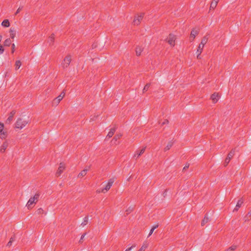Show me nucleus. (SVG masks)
Masks as SVG:
<instances>
[{
    "mask_svg": "<svg viewBox=\"0 0 251 251\" xmlns=\"http://www.w3.org/2000/svg\"><path fill=\"white\" fill-rule=\"evenodd\" d=\"M122 135L121 134H116L111 141L112 144L116 145L117 144L118 140L122 137Z\"/></svg>",
    "mask_w": 251,
    "mask_h": 251,
    "instance_id": "17",
    "label": "nucleus"
},
{
    "mask_svg": "<svg viewBox=\"0 0 251 251\" xmlns=\"http://www.w3.org/2000/svg\"><path fill=\"white\" fill-rule=\"evenodd\" d=\"M22 9H23V7H19L18 8V9L17 10L16 13H15V14L16 15L18 14L22 10Z\"/></svg>",
    "mask_w": 251,
    "mask_h": 251,
    "instance_id": "39",
    "label": "nucleus"
},
{
    "mask_svg": "<svg viewBox=\"0 0 251 251\" xmlns=\"http://www.w3.org/2000/svg\"><path fill=\"white\" fill-rule=\"evenodd\" d=\"M176 36L172 34H170L168 37L167 40L168 43L172 47H174L175 45Z\"/></svg>",
    "mask_w": 251,
    "mask_h": 251,
    "instance_id": "8",
    "label": "nucleus"
},
{
    "mask_svg": "<svg viewBox=\"0 0 251 251\" xmlns=\"http://www.w3.org/2000/svg\"><path fill=\"white\" fill-rule=\"evenodd\" d=\"M9 143L7 140L3 142L2 144L0 147V152L4 153L7 147H8Z\"/></svg>",
    "mask_w": 251,
    "mask_h": 251,
    "instance_id": "10",
    "label": "nucleus"
},
{
    "mask_svg": "<svg viewBox=\"0 0 251 251\" xmlns=\"http://www.w3.org/2000/svg\"><path fill=\"white\" fill-rule=\"evenodd\" d=\"M203 48H204L203 46L199 44V46H198V48L196 51V53L197 54V58H198V59L200 58V55L203 50Z\"/></svg>",
    "mask_w": 251,
    "mask_h": 251,
    "instance_id": "14",
    "label": "nucleus"
},
{
    "mask_svg": "<svg viewBox=\"0 0 251 251\" xmlns=\"http://www.w3.org/2000/svg\"><path fill=\"white\" fill-rule=\"evenodd\" d=\"M150 87V83H147L144 87L143 88V93H145V92L147 91L148 90V89H149Z\"/></svg>",
    "mask_w": 251,
    "mask_h": 251,
    "instance_id": "33",
    "label": "nucleus"
},
{
    "mask_svg": "<svg viewBox=\"0 0 251 251\" xmlns=\"http://www.w3.org/2000/svg\"><path fill=\"white\" fill-rule=\"evenodd\" d=\"M219 1V0H213L211 3L210 8L213 9H215Z\"/></svg>",
    "mask_w": 251,
    "mask_h": 251,
    "instance_id": "22",
    "label": "nucleus"
},
{
    "mask_svg": "<svg viewBox=\"0 0 251 251\" xmlns=\"http://www.w3.org/2000/svg\"><path fill=\"white\" fill-rule=\"evenodd\" d=\"M8 134L4 129L0 131V138L1 139H5L7 137Z\"/></svg>",
    "mask_w": 251,
    "mask_h": 251,
    "instance_id": "19",
    "label": "nucleus"
},
{
    "mask_svg": "<svg viewBox=\"0 0 251 251\" xmlns=\"http://www.w3.org/2000/svg\"><path fill=\"white\" fill-rule=\"evenodd\" d=\"M134 247H135V245H133L131 247H130V248L126 249L125 251H130L132 248H133Z\"/></svg>",
    "mask_w": 251,
    "mask_h": 251,
    "instance_id": "44",
    "label": "nucleus"
},
{
    "mask_svg": "<svg viewBox=\"0 0 251 251\" xmlns=\"http://www.w3.org/2000/svg\"><path fill=\"white\" fill-rule=\"evenodd\" d=\"M188 168V166H185L184 168H183V170H185L186 169V168Z\"/></svg>",
    "mask_w": 251,
    "mask_h": 251,
    "instance_id": "46",
    "label": "nucleus"
},
{
    "mask_svg": "<svg viewBox=\"0 0 251 251\" xmlns=\"http://www.w3.org/2000/svg\"><path fill=\"white\" fill-rule=\"evenodd\" d=\"M208 38L207 36H204L202 38V40L201 41V43L200 44L204 46V45L207 43V42L208 41Z\"/></svg>",
    "mask_w": 251,
    "mask_h": 251,
    "instance_id": "25",
    "label": "nucleus"
},
{
    "mask_svg": "<svg viewBox=\"0 0 251 251\" xmlns=\"http://www.w3.org/2000/svg\"><path fill=\"white\" fill-rule=\"evenodd\" d=\"M236 249V246H232L227 249V251H234Z\"/></svg>",
    "mask_w": 251,
    "mask_h": 251,
    "instance_id": "36",
    "label": "nucleus"
},
{
    "mask_svg": "<svg viewBox=\"0 0 251 251\" xmlns=\"http://www.w3.org/2000/svg\"><path fill=\"white\" fill-rule=\"evenodd\" d=\"M43 212H44V210L42 208H39L38 210H37V212L38 214H43Z\"/></svg>",
    "mask_w": 251,
    "mask_h": 251,
    "instance_id": "41",
    "label": "nucleus"
},
{
    "mask_svg": "<svg viewBox=\"0 0 251 251\" xmlns=\"http://www.w3.org/2000/svg\"><path fill=\"white\" fill-rule=\"evenodd\" d=\"M88 218L87 217H85L84 218L83 221L82 222L81 225L82 226H84L88 224Z\"/></svg>",
    "mask_w": 251,
    "mask_h": 251,
    "instance_id": "30",
    "label": "nucleus"
},
{
    "mask_svg": "<svg viewBox=\"0 0 251 251\" xmlns=\"http://www.w3.org/2000/svg\"><path fill=\"white\" fill-rule=\"evenodd\" d=\"M66 168L65 164L64 163H60L59 167L56 172V175L59 176L62 173Z\"/></svg>",
    "mask_w": 251,
    "mask_h": 251,
    "instance_id": "9",
    "label": "nucleus"
},
{
    "mask_svg": "<svg viewBox=\"0 0 251 251\" xmlns=\"http://www.w3.org/2000/svg\"><path fill=\"white\" fill-rule=\"evenodd\" d=\"M158 226L157 225H155V226H154L151 228V229L150 232V233H149V236H151V235L152 234V233H153V232L155 228H156L157 227H158Z\"/></svg>",
    "mask_w": 251,
    "mask_h": 251,
    "instance_id": "34",
    "label": "nucleus"
},
{
    "mask_svg": "<svg viewBox=\"0 0 251 251\" xmlns=\"http://www.w3.org/2000/svg\"><path fill=\"white\" fill-rule=\"evenodd\" d=\"M114 180L113 179H110L108 180L107 183L106 185V186L103 188L101 191H99V192H101L102 193H105L107 191H108L111 187L112 186Z\"/></svg>",
    "mask_w": 251,
    "mask_h": 251,
    "instance_id": "7",
    "label": "nucleus"
},
{
    "mask_svg": "<svg viewBox=\"0 0 251 251\" xmlns=\"http://www.w3.org/2000/svg\"><path fill=\"white\" fill-rule=\"evenodd\" d=\"M16 113V111L15 110L12 111L10 114L9 117L7 119L6 122L8 124H10L11 121L13 120V117Z\"/></svg>",
    "mask_w": 251,
    "mask_h": 251,
    "instance_id": "15",
    "label": "nucleus"
},
{
    "mask_svg": "<svg viewBox=\"0 0 251 251\" xmlns=\"http://www.w3.org/2000/svg\"><path fill=\"white\" fill-rule=\"evenodd\" d=\"M54 39V35L51 34L50 36L49 37L48 42L49 43L50 45H53Z\"/></svg>",
    "mask_w": 251,
    "mask_h": 251,
    "instance_id": "27",
    "label": "nucleus"
},
{
    "mask_svg": "<svg viewBox=\"0 0 251 251\" xmlns=\"http://www.w3.org/2000/svg\"><path fill=\"white\" fill-rule=\"evenodd\" d=\"M65 93L64 91L62 92L61 94L52 101V104L53 105H57L60 101L63 99L65 96Z\"/></svg>",
    "mask_w": 251,
    "mask_h": 251,
    "instance_id": "4",
    "label": "nucleus"
},
{
    "mask_svg": "<svg viewBox=\"0 0 251 251\" xmlns=\"http://www.w3.org/2000/svg\"><path fill=\"white\" fill-rule=\"evenodd\" d=\"M15 241V238L14 237H12L10 238L9 241L8 242L7 244V246L8 247H10L12 245V243Z\"/></svg>",
    "mask_w": 251,
    "mask_h": 251,
    "instance_id": "31",
    "label": "nucleus"
},
{
    "mask_svg": "<svg viewBox=\"0 0 251 251\" xmlns=\"http://www.w3.org/2000/svg\"><path fill=\"white\" fill-rule=\"evenodd\" d=\"M10 36L12 39H14L16 35V32L14 28H10Z\"/></svg>",
    "mask_w": 251,
    "mask_h": 251,
    "instance_id": "28",
    "label": "nucleus"
},
{
    "mask_svg": "<svg viewBox=\"0 0 251 251\" xmlns=\"http://www.w3.org/2000/svg\"><path fill=\"white\" fill-rule=\"evenodd\" d=\"M88 171V169H84V170L81 171L80 173H79V174L77 176V177L80 178L84 176L87 174Z\"/></svg>",
    "mask_w": 251,
    "mask_h": 251,
    "instance_id": "20",
    "label": "nucleus"
},
{
    "mask_svg": "<svg viewBox=\"0 0 251 251\" xmlns=\"http://www.w3.org/2000/svg\"><path fill=\"white\" fill-rule=\"evenodd\" d=\"M3 129H4V125L3 124L0 123V131Z\"/></svg>",
    "mask_w": 251,
    "mask_h": 251,
    "instance_id": "43",
    "label": "nucleus"
},
{
    "mask_svg": "<svg viewBox=\"0 0 251 251\" xmlns=\"http://www.w3.org/2000/svg\"><path fill=\"white\" fill-rule=\"evenodd\" d=\"M146 147L142 148L140 150H137L133 155V157L134 158H138L140 155H141L145 151Z\"/></svg>",
    "mask_w": 251,
    "mask_h": 251,
    "instance_id": "11",
    "label": "nucleus"
},
{
    "mask_svg": "<svg viewBox=\"0 0 251 251\" xmlns=\"http://www.w3.org/2000/svg\"><path fill=\"white\" fill-rule=\"evenodd\" d=\"M144 15V14L143 13H141L135 17L133 22L134 25H138L140 24L141 22L143 20Z\"/></svg>",
    "mask_w": 251,
    "mask_h": 251,
    "instance_id": "6",
    "label": "nucleus"
},
{
    "mask_svg": "<svg viewBox=\"0 0 251 251\" xmlns=\"http://www.w3.org/2000/svg\"><path fill=\"white\" fill-rule=\"evenodd\" d=\"M115 131H116V128L113 127V128H111L106 136V138H110L112 137L113 136V135H114Z\"/></svg>",
    "mask_w": 251,
    "mask_h": 251,
    "instance_id": "21",
    "label": "nucleus"
},
{
    "mask_svg": "<svg viewBox=\"0 0 251 251\" xmlns=\"http://www.w3.org/2000/svg\"><path fill=\"white\" fill-rule=\"evenodd\" d=\"M22 65V63L20 60H17L15 62V69L18 70Z\"/></svg>",
    "mask_w": 251,
    "mask_h": 251,
    "instance_id": "29",
    "label": "nucleus"
},
{
    "mask_svg": "<svg viewBox=\"0 0 251 251\" xmlns=\"http://www.w3.org/2000/svg\"><path fill=\"white\" fill-rule=\"evenodd\" d=\"M147 248V246L143 245L138 251H145V249Z\"/></svg>",
    "mask_w": 251,
    "mask_h": 251,
    "instance_id": "38",
    "label": "nucleus"
},
{
    "mask_svg": "<svg viewBox=\"0 0 251 251\" xmlns=\"http://www.w3.org/2000/svg\"><path fill=\"white\" fill-rule=\"evenodd\" d=\"M72 60L71 56L67 55L63 60L61 65L64 69L67 68L70 65Z\"/></svg>",
    "mask_w": 251,
    "mask_h": 251,
    "instance_id": "3",
    "label": "nucleus"
},
{
    "mask_svg": "<svg viewBox=\"0 0 251 251\" xmlns=\"http://www.w3.org/2000/svg\"><path fill=\"white\" fill-rule=\"evenodd\" d=\"M39 197L40 194L36 193L33 197H31L29 199L26 205L28 209L30 208L33 204H36L37 203L39 200Z\"/></svg>",
    "mask_w": 251,
    "mask_h": 251,
    "instance_id": "2",
    "label": "nucleus"
},
{
    "mask_svg": "<svg viewBox=\"0 0 251 251\" xmlns=\"http://www.w3.org/2000/svg\"><path fill=\"white\" fill-rule=\"evenodd\" d=\"M29 121L28 118L25 119L22 118H19L16 122L15 127L22 129L29 123Z\"/></svg>",
    "mask_w": 251,
    "mask_h": 251,
    "instance_id": "1",
    "label": "nucleus"
},
{
    "mask_svg": "<svg viewBox=\"0 0 251 251\" xmlns=\"http://www.w3.org/2000/svg\"><path fill=\"white\" fill-rule=\"evenodd\" d=\"M143 50V48L141 46H137L135 49L136 54L137 56H140Z\"/></svg>",
    "mask_w": 251,
    "mask_h": 251,
    "instance_id": "18",
    "label": "nucleus"
},
{
    "mask_svg": "<svg viewBox=\"0 0 251 251\" xmlns=\"http://www.w3.org/2000/svg\"><path fill=\"white\" fill-rule=\"evenodd\" d=\"M4 51V48L3 46L1 44H0V54H2Z\"/></svg>",
    "mask_w": 251,
    "mask_h": 251,
    "instance_id": "37",
    "label": "nucleus"
},
{
    "mask_svg": "<svg viewBox=\"0 0 251 251\" xmlns=\"http://www.w3.org/2000/svg\"><path fill=\"white\" fill-rule=\"evenodd\" d=\"M11 44V41L10 38L6 39L3 43V45L5 47H9Z\"/></svg>",
    "mask_w": 251,
    "mask_h": 251,
    "instance_id": "26",
    "label": "nucleus"
},
{
    "mask_svg": "<svg viewBox=\"0 0 251 251\" xmlns=\"http://www.w3.org/2000/svg\"><path fill=\"white\" fill-rule=\"evenodd\" d=\"M220 98V95L217 93H214L211 96V99L214 103H216Z\"/></svg>",
    "mask_w": 251,
    "mask_h": 251,
    "instance_id": "12",
    "label": "nucleus"
},
{
    "mask_svg": "<svg viewBox=\"0 0 251 251\" xmlns=\"http://www.w3.org/2000/svg\"><path fill=\"white\" fill-rule=\"evenodd\" d=\"M1 25L3 27H8L10 26V23L8 20L6 19L2 21Z\"/></svg>",
    "mask_w": 251,
    "mask_h": 251,
    "instance_id": "24",
    "label": "nucleus"
},
{
    "mask_svg": "<svg viewBox=\"0 0 251 251\" xmlns=\"http://www.w3.org/2000/svg\"><path fill=\"white\" fill-rule=\"evenodd\" d=\"M199 31L195 29H192L191 32L190 39L191 42L193 41L195 38L196 36L198 35Z\"/></svg>",
    "mask_w": 251,
    "mask_h": 251,
    "instance_id": "13",
    "label": "nucleus"
},
{
    "mask_svg": "<svg viewBox=\"0 0 251 251\" xmlns=\"http://www.w3.org/2000/svg\"><path fill=\"white\" fill-rule=\"evenodd\" d=\"M12 47V53H14L15 50V45L14 44H12L11 45Z\"/></svg>",
    "mask_w": 251,
    "mask_h": 251,
    "instance_id": "40",
    "label": "nucleus"
},
{
    "mask_svg": "<svg viewBox=\"0 0 251 251\" xmlns=\"http://www.w3.org/2000/svg\"><path fill=\"white\" fill-rule=\"evenodd\" d=\"M235 150L234 149H232L228 154L227 155V156L226 157V158L225 159V162H224V165L225 166H227V164L229 163V162H230V160L231 159V158L233 157V156H234V154H235Z\"/></svg>",
    "mask_w": 251,
    "mask_h": 251,
    "instance_id": "5",
    "label": "nucleus"
},
{
    "mask_svg": "<svg viewBox=\"0 0 251 251\" xmlns=\"http://www.w3.org/2000/svg\"><path fill=\"white\" fill-rule=\"evenodd\" d=\"M244 201L242 199H240L239 200H238L235 207L234 208L233 211H238L239 208L241 206L242 204L243 203Z\"/></svg>",
    "mask_w": 251,
    "mask_h": 251,
    "instance_id": "16",
    "label": "nucleus"
},
{
    "mask_svg": "<svg viewBox=\"0 0 251 251\" xmlns=\"http://www.w3.org/2000/svg\"><path fill=\"white\" fill-rule=\"evenodd\" d=\"M85 235H86V233H84L81 235L80 239L79 240V242H81V240H82L83 239V238H84Z\"/></svg>",
    "mask_w": 251,
    "mask_h": 251,
    "instance_id": "45",
    "label": "nucleus"
},
{
    "mask_svg": "<svg viewBox=\"0 0 251 251\" xmlns=\"http://www.w3.org/2000/svg\"><path fill=\"white\" fill-rule=\"evenodd\" d=\"M173 144H174V143L173 141L169 142L168 143L167 146L164 148V151H166L169 150L171 148V147L173 146Z\"/></svg>",
    "mask_w": 251,
    "mask_h": 251,
    "instance_id": "23",
    "label": "nucleus"
},
{
    "mask_svg": "<svg viewBox=\"0 0 251 251\" xmlns=\"http://www.w3.org/2000/svg\"><path fill=\"white\" fill-rule=\"evenodd\" d=\"M209 220V218L206 216H205L203 220L201 222V226H203L205 225V224L206 223H208Z\"/></svg>",
    "mask_w": 251,
    "mask_h": 251,
    "instance_id": "32",
    "label": "nucleus"
},
{
    "mask_svg": "<svg viewBox=\"0 0 251 251\" xmlns=\"http://www.w3.org/2000/svg\"><path fill=\"white\" fill-rule=\"evenodd\" d=\"M132 210H133V208L132 207H129L127 210H126V212H127L126 214H129Z\"/></svg>",
    "mask_w": 251,
    "mask_h": 251,
    "instance_id": "42",
    "label": "nucleus"
},
{
    "mask_svg": "<svg viewBox=\"0 0 251 251\" xmlns=\"http://www.w3.org/2000/svg\"><path fill=\"white\" fill-rule=\"evenodd\" d=\"M251 218V210L248 213V214L245 217V221L249 220V218Z\"/></svg>",
    "mask_w": 251,
    "mask_h": 251,
    "instance_id": "35",
    "label": "nucleus"
}]
</instances>
